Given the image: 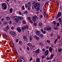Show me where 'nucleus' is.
<instances>
[{
    "instance_id": "nucleus-7",
    "label": "nucleus",
    "mask_w": 62,
    "mask_h": 62,
    "mask_svg": "<svg viewBox=\"0 0 62 62\" xmlns=\"http://www.w3.org/2000/svg\"><path fill=\"white\" fill-rule=\"evenodd\" d=\"M20 62H24V59L22 56H21L20 57Z\"/></svg>"
},
{
    "instance_id": "nucleus-14",
    "label": "nucleus",
    "mask_w": 62,
    "mask_h": 62,
    "mask_svg": "<svg viewBox=\"0 0 62 62\" xmlns=\"http://www.w3.org/2000/svg\"><path fill=\"white\" fill-rule=\"evenodd\" d=\"M39 49H38L37 50L35 51V53L36 54H39Z\"/></svg>"
},
{
    "instance_id": "nucleus-20",
    "label": "nucleus",
    "mask_w": 62,
    "mask_h": 62,
    "mask_svg": "<svg viewBox=\"0 0 62 62\" xmlns=\"http://www.w3.org/2000/svg\"><path fill=\"white\" fill-rule=\"evenodd\" d=\"M3 23L4 24H8V22L6 21H4L3 22Z\"/></svg>"
},
{
    "instance_id": "nucleus-29",
    "label": "nucleus",
    "mask_w": 62,
    "mask_h": 62,
    "mask_svg": "<svg viewBox=\"0 0 62 62\" xmlns=\"http://www.w3.org/2000/svg\"><path fill=\"white\" fill-rule=\"evenodd\" d=\"M6 18L7 20H9V19H10V17H7Z\"/></svg>"
},
{
    "instance_id": "nucleus-53",
    "label": "nucleus",
    "mask_w": 62,
    "mask_h": 62,
    "mask_svg": "<svg viewBox=\"0 0 62 62\" xmlns=\"http://www.w3.org/2000/svg\"><path fill=\"white\" fill-rule=\"evenodd\" d=\"M19 15H21L22 14V13H21V12L20 11H19Z\"/></svg>"
},
{
    "instance_id": "nucleus-32",
    "label": "nucleus",
    "mask_w": 62,
    "mask_h": 62,
    "mask_svg": "<svg viewBox=\"0 0 62 62\" xmlns=\"http://www.w3.org/2000/svg\"><path fill=\"white\" fill-rule=\"evenodd\" d=\"M22 9L23 10H24V6L23 5L22 7Z\"/></svg>"
},
{
    "instance_id": "nucleus-62",
    "label": "nucleus",
    "mask_w": 62,
    "mask_h": 62,
    "mask_svg": "<svg viewBox=\"0 0 62 62\" xmlns=\"http://www.w3.org/2000/svg\"><path fill=\"white\" fill-rule=\"evenodd\" d=\"M42 51H45V49L44 48H43L42 49Z\"/></svg>"
},
{
    "instance_id": "nucleus-38",
    "label": "nucleus",
    "mask_w": 62,
    "mask_h": 62,
    "mask_svg": "<svg viewBox=\"0 0 62 62\" xmlns=\"http://www.w3.org/2000/svg\"><path fill=\"white\" fill-rule=\"evenodd\" d=\"M27 13H28L27 11V10H26L25 12H24V14H26H26H27Z\"/></svg>"
},
{
    "instance_id": "nucleus-31",
    "label": "nucleus",
    "mask_w": 62,
    "mask_h": 62,
    "mask_svg": "<svg viewBox=\"0 0 62 62\" xmlns=\"http://www.w3.org/2000/svg\"><path fill=\"white\" fill-rule=\"evenodd\" d=\"M54 56V55H53V54L51 55L50 56L51 57V58L50 59H51V58H53V56Z\"/></svg>"
},
{
    "instance_id": "nucleus-21",
    "label": "nucleus",
    "mask_w": 62,
    "mask_h": 62,
    "mask_svg": "<svg viewBox=\"0 0 62 62\" xmlns=\"http://www.w3.org/2000/svg\"><path fill=\"white\" fill-rule=\"evenodd\" d=\"M49 52H52V48L51 47H49Z\"/></svg>"
},
{
    "instance_id": "nucleus-41",
    "label": "nucleus",
    "mask_w": 62,
    "mask_h": 62,
    "mask_svg": "<svg viewBox=\"0 0 62 62\" xmlns=\"http://www.w3.org/2000/svg\"><path fill=\"white\" fill-rule=\"evenodd\" d=\"M6 29L7 30H8V29H9V27H8V26L7 27Z\"/></svg>"
},
{
    "instance_id": "nucleus-19",
    "label": "nucleus",
    "mask_w": 62,
    "mask_h": 62,
    "mask_svg": "<svg viewBox=\"0 0 62 62\" xmlns=\"http://www.w3.org/2000/svg\"><path fill=\"white\" fill-rule=\"evenodd\" d=\"M42 23L41 22H39V26H42Z\"/></svg>"
},
{
    "instance_id": "nucleus-47",
    "label": "nucleus",
    "mask_w": 62,
    "mask_h": 62,
    "mask_svg": "<svg viewBox=\"0 0 62 62\" xmlns=\"http://www.w3.org/2000/svg\"><path fill=\"white\" fill-rule=\"evenodd\" d=\"M28 19L29 20H31V18L29 16L28 17Z\"/></svg>"
},
{
    "instance_id": "nucleus-51",
    "label": "nucleus",
    "mask_w": 62,
    "mask_h": 62,
    "mask_svg": "<svg viewBox=\"0 0 62 62\" xmlns=\"http://www.w3.org/2000/svg\"><path fill=\"white\" fill-rule=\"evenodd\" d=\"M60 25V24L59 23H57V26H59Z\"/></svg>"
},
{
    "instance_id": "nucleus-26",
    "label": "nucleus",
    "mask_w": 62,
    "mask_h": 62,
    "mask_svg": "<svg viewBox=\"0 0 62 62\" xmlns=\"http://www.w3.org/2000/svg\"><path fill=\"white\" fill-rule=\"evenodd\" d=\"M39 44V45H40L41 46H43V43H42L41 42Z\"/></svg>"
},
{
    "instance_id": "nucleus-50",
    "label": "nucleus",
    "mask_w": 62,
    "mask_h": 62,
    "mask_svg": "<svg viewBox=\"0 0 62 62\" xmlns=\"http://www.w3.org/2000/svg\"><path fill=\"white\" fill-rule=\"evenodd\" d=\"M19 41V39H17L16 40V42L17 43L18 42V41Z\"/></svg>"
},
{
    "instance_id": "nucleus-16",
    "label": "nucleus",
    "mask_w": 62,
    "mask_h": 62,
    "mask_svg": "<svg viewBox=\"0 0 62 62\" xmlns=\"http://www.w3.org/2000/svg\"><path fill=\"white\" fill-rule=\"evenodd\" d=\"M34 37L35 39H36L37 40H39V38L38 37L37 35H35L34 36Z\"/></svg>"
},
{
    "instance_id": "nucleus-44",
    "label": "nucleus",
    "mask_w": 62,
    "mask_h": 62,
    "mask_svg": "<svg viewBox=\"0 0 62 62\" xmlns=\"http://www.w3.org/2000/svg\"><path fill=\"white\" fill-rule=\"evenodd\" d=\"M45 57V56L44 55H43L42 56V58L43 59V58H44V57Z\"/></svg>"
},
{
    "instance_id": "nucleus-43",
    "label": "nucleus",
    "mask_w": 62,
    "mask_h": 62,
    "mask_svg": "<svg viewBox=\"0 0 62 62\" xmlns=\"http://www.w3.org/2000/svg\"><path fill=\"white\" fill-rule=\"evenodd\" d=\"M27 49L28 51H29L30 50V48H29V47H27Z\"/></svg>"
},
{
    "instance_id": "nucleus-3",
    "label": "nucleus",
    "mask_w": 62,
    "mask_h": 62,
    "mask_svg": "<svg viewBox=\"0 0 62 62\" xmlns=\"http://www.w3.org/2000/svg\"><path fill=\"white\" fill-rule=\"evenodd\" d=\"M2 6L4 9H6L7 8V4L6 3H3L2 4Z\"/></svg>"
},
{
    "instance_id": "nucleus-25",
    "label": "nucleus",
    "mask_w": 62,
    "mask_h": 62,
    "mask_svg": "<svg viewBox=\"0 0 62 62\" xmlns=\"http://www.w3.org/2000/svg\"><path fill=\"white\" fill-rule=\"evenodd\" d=\"M19 44L20 45H22L23 44V42H22V41H19Z\"/></svg>"
},
{
    "instance_id": "nucleus-54",
    "label": "nucleus",
    "mask_w": 62,
    "mask_h": 62,
    "mask_svg": "<svg viewBox=\"0 0 62 62\" xmlns=\"http://www.w3.org/2000/svg\"><path fill=\"white\" fill-rule=\"evenodd\" d=\"M48 3V2H47L46 3L45 5H47Z\"/></svg>"
},
{
    "instance_id": "nucleus-39",
    "label": "nucleus",
    "mask_w": 62,
    "mask_h": 62,
    "mask_svg": "<svg viewBox=\"0 0 62 62\" xmlns=\"http://www.w3.org/2000/svg\"><path fill=\"white\" fill-rule=\"evenodd\" d=\"M46 42H47V43H50V41L49 40H46Z\"/></svg>"
},
{
    "instance_id": "nucleus-59",
    "label": "nucleus",
    "mask_w": 62,
    "mask_h": 62,
    "mask_svg": "<svg viewBox=\"0 0 62 62\" xmlns=\"http://www.w3.org/2000/svg\"><path fill=\"white\" fill-rule=\"evenodd\" d=\"M17 3H18V4H20V3H21V2L20 1H18L17 2Z\"/></svg>"
},
{
    "instance_id": "nucleus-13",
    "label": "nucleus",
    "mask_w": 62,
    "mask_h": 62,
    "mask_svg": "<svg viewBox=\"0 0 62 62\" xmlns=\"http://www.w3.org/2000/svg\"><path fill=\"white\" fill-rule=\"evenodd\" d=\"M23 39H24V41H27V37H26L25 36H23Z\"/></svg>"
},
{
    "instance_id": "nucleus-63",
    "label": "nucleus",
    "mask_w": 62,
    "mask_h": 62,
    "mask_svg": "<svg viewBox=\"0 0 62 62\" xmlns=\"http://www.w3.org/2000/svg\"><path fill=\"white\" fill-rule=\"evenodd\" d=\"M53 35H54V34H53L51 33V37H52L53 36Z\"/></svg>"
},
{
    "instance_id": "nucleus-30",
    "label": "nucleus",
    "mask_w": 62,
    "mask_h": 62,
    "mask_svg": "<svg viewBox=\"0 0 62 62\" xmlns=\"http://www.w3.org/2000/svg\"><path fill=\"white\" fill-rule=\"evenodd\" d=\"M3 36H5V37H6V38H8V36H7V35H6L5 34H3Z\"/></svg>"
},
{
    "instance_id": "nucleus-18",
    "label": "nucleus",
    "mask_w": 62,
    "mask_h": 62,
    "mask_svg": "<svg viewBox=\"0 0 62 62\" xmlns=\"http://www.w3.org/2000/svg\"><path fill=\"white\" fill-rule=\"evenodd\" d=\"M48 14H47L46 13V12H44V17H46L47 16Z\"/></svg>"
},
{
    "instance_id": "nucleus-46",
    "label": "nucleus",
    "mask_w": 62,
    "mask_h": 62,
    "mask_svg": "<svg viewBox=\"0 0 62 62\" xmlns=\"http://www.w3.org/2000/svg\"><path fill=\"white\" fill-rule=\"evenodd\" d=\"M34 25L35 26H37V23H35L34 24Z\"/></svg>"
},
{
    "instance_id": "nucleus-49",
    "label": "nucleus",
    "mask_w": 62,
    "mask_h": 62,
    "mask_svg": "<svg viewBox=\"0 0 62 62\" xmlns=\"http://www.w3.org/2000/svg\"><path fill=\"white\" fill-rule=\"evenodd\" d=\"M11 29H12V30H13V29H14V27H13V26H12L11 27Z\"/></svg>"
},
{
    "instance_id": "nucleus-1",
    "label": "nucleus",
    "mask_w": 62,
    "mask_h": 62,
    "mask_svg": "<svg viewBox=\"0 0 62 62\" xmlns=\"http://www.w3.org/2000/svg\"><path fill=\"white\" fill-rule=\"evenodd\" d=\"M31 3L33 4L34 7L35 9H36V10L37 11H39L40 8H39L40 6V4L37 3L36 2H35L34 1H32L31 2Z\"/></svg>"
},
{
    "instance_id": "nucleus-42",
    "label": "nucleus",
    "mask_w": 62,
    "mask_h": 62,
    "mask_svg": "<svg viewBox=\"0 0 62 62\" xmlns=\"http://www.w3.org/2000/svg\"><path fill=\"white\" fill-rule=\"evenodd\" d=\"M31 47V50H32L33 49V47L32 46H31V47Z\"/></svg>"
},
{
    "instance_id": "nucleus-36",
    "label": "nucleus",
    "mask_w": 62,
    "mask_h": 62,
    "mask_svg": "<svg viewBox=\"0 0 62 62\" xmlns=\"http://www.w3.org/2000/svg\"><path fill=\"white\" fill-rule=\"evenodd\" d=\"M29 22L31 23H33V22L31 20H30Z\"/></svg>"
},
{
    "instance_id": "nucleus-48",
    "label": "nucleus",
    "mask_w": 62,
    "mask_h": 62,
    "mask_svg": "<svg viewBox=\"0 0 62 62\" xmlns=\"http://www.w3.org/2000/svg\"><path fill=\"white\" fill-rule=\"evenodd\" d=\"M32 60V58L31 57L30 59V61H31Z\"/></svg>"
},
{
    "instance_id": "nucleus-4",
    "label": "nucleus",
    "mask_w": 62,
    "mask_h": 62,
    "mask_svg": "<svg viewBox=\"0 0 62 62\" xmlns=\"http://www.w3.org/2000/svg\"><path fill=\"white\" fill-rule=\"evenodd\" d=\"M32 19L34 22H36L37 20H38V17L36 15H35L32 18Z\"/></svg>"
},
{
    "instance_id": "nucleus-11",
    "label": "nucleus",
    "mask_w": 62,
    "mask_h": 62,
    "mask_svg": "<svg viewBox=\"0 0 62 62\" xmlns=\"http://www.w3.org/2000/svg\"><path fill=\"white\" fill-rule=\"evenodd\" d=\"M49 54V50H46L45 52V55H47Z\"/></svg>"
},
{
    "instance_id": "nucleus-23",
    "label": "nucleus",
    "mask_w": 62,
    "mask_h": 62,
    "mask_svg": "<svg viewBox=\"0 0 62 62\" xmlns=\"http://www.w3.org/2000/svg\"><path fill=\"white\" fill-rule=\"evenodd\" d=\"M9 12L10 13H11L12 12V8H10L9 10Z\"/></svg>"
},
{
    "instance_id": "nucleus-27",
    "label": "nucleus",
    "mask_w": 62,
    "mask_h": 62,
    "mask_svg": "<svg viewBox=\"0 0 62 62\" xmlns=\"http://www.w3.org/2000/svg\"><path fill=\"white\" fill-rule=\"evenodd\" d=\"M54 28L55 29V30H57V29H59L58 28H57L56 27H54Z\"/></svg>"
},
{
    "instance_id": "nucleus-64",
    "label": "nucleus",
    "mask_w": 62,
    "mask_h": 62,
    "mask_svg": "<svg viewBox=\"0 0 62 62\" xmlns=\"http://www.w3.org/2000/svg\"><path fill=\"white\" fill-rule=\"evenodd\" d=\"M46 48H47V49H48V48H49V46H47L46 47Z\"/></svg>"
},
{
    "instance_id": "nucleus-61",
    "label": "nucleus",
    "mask_w": 62,
    "mask_h": 62,
    "mask_svg": "<svg viewBox=\"0 0 62 62\" xmlns=\"http://www.w3.org/2000/svg\"><path fill=\"white\" fill-rule=\"evenodd\" d=\"M1 20L2 22H3V21H4V18H2V19Z\"/></svg>"
},
{
    "instance_id": "nucleus-6",
    "label": "nucleus",
    "mask_w": 62,
    "mask_h": 62,
    "mask_svg": "<svg viewBox=\"0 0 62 62\" xmlns=\"http://www.w3.org/2000/svg\"><path fill=\"white\" fill-rule=\"evenodd\" d=\"M28 26L27 25H26L24 27H23L22 28V30L23 31L25 29H28Z\"/></svg>"
},
{
    "instance_id": "nucleus-9",
    "label": "nucleus",
    "mask_w": 62,
    "mask_h": 62,
    "mask_svg": "<svg viewBox=\"0 0 62 62\" xmlns=\"http://www.w3.org/2000/svg\"><path fill=\"white\" fill-rule=\"evenodd\" d=\"M46 30H47V31H51V27L49 26H47V27H46Z\"/></svg>"
},
{
    "instance_id": "nucleus-57",
    "label": "nucleus",
    "mask_w": 62,
    "mask_h": 62,
    "mask_svg": "<svg viewBox=\"0 0 62 62\" xmlns=\"http://www.w3.org/2000/svg\"><path fill=\"white\" fill-rule=\"evenodd\" d=\"M25 7L26 8H27V4L25 5Z\"/></svg>"
},
{
    "instance_id": "nucleus-28",
    "label": "nucleus",
    "mask_w": 62,
    "mask_h": 62,
    "mask_svg": "<svg viewBox=\"0 0 62 62\" xmlns=\"http://www.w3.org/2000/svg\"><path fill=\"white\" fill-rule=\"evenodd\" d=\"M11 45L13 47H14V44H13V42H12V43L11 42Z\"/></svg>"
},
{
    "instance_id": "nucleus-34",
    "label": "nucleus",
    "mask_w": 62,
    "mask_h": 62,
    "mask_svg": "<svg viewBox=\"0 0 62 62\" xmlns=\"http://www.w3.org/2000/svg\"><path fill=\"white\" fill-rule=\"evenodd\" d=\"M53 24H54L55 25L56 23V22H55V21H54L53 22Z\"/></svg>"
},
{
    "instance_id": "nucleus-60",
    "label": "nucleus",
    "mask_w": 62,
    "mask_h": 62,
    "mask_svg": "<svg viewBox=\"0 0 62 62\" xmlns=\"http://www.w3.org/2000/svg\"><path fill=\"white\" fill-rule=\"evenodd\" d=\"M15 53L16 54H17V52H16V51H15Z\"/></svg>"
},
{
    "instance_id": "nucleus-45",
    "label": "nucleus",
    "mask_w": 62,
    "mask_h": 62,
    "mask_svg": "<svg viewBox=\"0 0 62 62\" xmlns=\"http://www.w3.org/2000/svg\"><path fill=\"white\" fill-rule=\"evenodd\" d=\"M43 16L42 15H41L39 16V17L40 18H42Z\"/></svg>"
},
{
    "instance_id": "nucleus-2",
    "label": "nucleus",
    "mask_w": 62,
    "mask_h": 62,
    "mask_svg": "<svg viewBox=\"0 0 62 62\" xmlns=\"http://www.w3.org/2000/svg\"><path fill=\"white\" fill-rule=\"evenodd\" d=\"M20 18L21 20H22L23 19V18H21V17L20 16L18 17L15 16L14 17V19H15V22H16L17 23L20 24L21 23V21L19 20V19H20Z\"/></svg>"
},
{
    "instance_id": "nucleus-5",
    "label": "nucleus",
    "mask_w": 62,
    "mask_h": 62,
    "mask_svg": "<svg viewBox=\"0 0 62 62\" xmlns=\"http://www.w3.org/2000/svg\"><path fill=\"white\" fill-rule=\"evenodd\" d=\"M30 6H31V2L29 1L28 2V10H30Z\"/></svg>"
},
{
    "instance_id": "nucleus-15",
    "label": "nucleus",
    "mask_w": 62,
    "mask_h": 62,
    "mask_svg": "<svg viewBox=\"0 0 62 62\" xmlns=\"http://www.w3.org/2000/svg\"><path fill=\"white\" fill-rule=\"evenodd\" d=\"M36 35L37 36H39V34H40V31H36Z\"/></svg>"
},
{
    "instance_id": "nucleus-22",
    "label": "nucleus",
    "mask_w": 62,
    "mask_h": 62,
    "mask_svg": "<svg viewBox=\"0 0 62 62\" xmlns=\"http://www.w3.org/2000/svg\"><path fill=\"white\" fill-rule=\"evenodd\" d=\"M36 62H40V59L39 58H37L36 59Z\"/></svg>"
},
{
    "instance_id": "nucleus-58",
    "label": "nucleus",
    "mask_w": 62,
    "mask_h": 62,
    "mask_svg": "<svg viewBox=\"0 0 62 62\" xmlns=\"http://www.w3.org/2000/svg\"><path fill=\"white\" fill-rule=\"evenodd\" d=\"M41 31L42 32V33H43V29H41Z\"/></svg>"
},
{
    "instance_id": "nucleus-37",
    "label": "nucleus",
    "mask_w": 62,
    "mask_h": 62,
    "mask_svg": "<svg viewBox=\"0 0 62 62\" xmlns=\"http://www.w3.org/2000/svg\"><path fill=\"white\" fill-rule=\"evenodd\" d=\"M30 40H32V36H31V35L30 37Z\"/></svg>"
},
{
    "instance_id": "nucleus-33",
    "label": "nucleus",
    "mask_w": 62,
    "mask_h": 62,
    "mask_svg": "<svg viewBox=\"0 0 62 62\" xmlns=\"http://www.w3.org/2000/svg\"><path fill=\"white\" fill-rule=\"evenodd\" d=\"M61 49H59L58 50V52H61Z\"/></svg>"
},
{
    "instance_id": "nucleus-12",
    "label": "nucleus",
    "mask_w": 62,
    "mask_h": 62,
    "mask_svg": "<svg viewBox=\"0 0 62 62\" xmlns=\"http://www.w3.org/2000/svg\"><path fill=\"white\" fill-rule=\"evenodd\" d=\"M17 30L18 32H21L22 31L21 29H20L19 27H18L17 28Z\"/></svg>"
},
{
    "instance_id": "nucleus-17",
    "label": "nucleus",
    "mask_w": 62,
    "mask_h": 62,
    "mask_svg": "<svg viewBox=\"0 0 62 62\" xmlns=\"http://www.w3.org/2000/svg\"><path fill=\"white\" fill-rule=\"evenodd\" d=\"M27 45L28 46L30 47H31V46H32V45L31 43H28L27 44Z\"/></svg>"
},
{
    "instance_id": "nucleus-56",
    "label": "nucleus",
    "mask_w": 62,
    "mask_h": 62,
    "mask_svg": "<svg viewBox=\"0 0 62 62\" xmlns=\"http://www.w3.org/2000/svg\"><path fill=\"white\" fill-rule=\"evenodd\" d=\"M9 23L10 24H11L12 23V22H11V20L9 21Z\"/></svg>"
},
{
    "instance_id": "nucleus-52",
    "label": "nucleus",
    "mask_w": 62,
    "mask_h": 62,
    "mask_svg": "<svg viewBox=\"0 0 62 62\" xmlns=\"http://www.w3.org/2000/svg\"><path fill=\"white\" fill-rule=\"evenodd\" d=\"M43 33L44 34H45L46 33V31H44Z\"/></svg>"
},
{
    "instance_id": "nucleus-8",
    "label": "nucleus",
    "mask_w": 62,
    "mask_h": 62,
    "mask_svg": "<svg viewBox=\"0 0 62 62\" xmlns=\"http://www.w3.org/2000/svg\"><path fill=\"white\" fill-rule=\"evenodd\" d=\"M61 13L60 12L58 14H57V15L56 16V18L57 19V18H59L60 16H61Z\"/></svg>"
},
{
    "instance_id": "nucleus-55",
    "label": "nucleus",
    "mask_w": 62,
    "mask_h": 62,
    "mask_svg": "<svg viewBox=\"0 0 62 62\" xmlns=\"http://www.w3.org/2000/svg\"><path fill=\"white\" fill-rule=\"evenodd\" d=\"M12 34L13 35H15V32H13L12 33Z\"/></svg>"
},
{
    "instance_id": "nucleus-24",
    "label": "nucleus",
    "mask_w": 62,
    "mask_h": 62,
    "mask_svg": "<svg viewBox=\"0 0 62 62\" xmlns=\"http://www.w3.org/2000/svg\"><path fill=\"white\" fill-rule=\"evenodd\" d=\"M43 36V35L42 34H40L39 35V37L40 38L41 37L42 38Z\"/></svg>"
},
{
    "instance_id": "nucleus-35",
    "label": "nucleus",
    "mask_w": 62,
    "mask_h": 62,
    "mask_svg": "<svg viewBox=\"0 0 62 62\" xmlns=\"http://www.w3.org/2000/svg\"><path fill=\"white\" fill-rule=\"evenodd\" d=\"M57 41V39H56L55 40V41L54 43H55V44H56V41Z\"/></svg>"
},
{
    "instance_id": "nucleus-40",
    "label": "nucleus",
    "mask_w": 62,
    "mask_h": 62,
    "mask_svg": "<svg viewBox=\"0 0 62 62\" xmlns=\"http://www.w3.org/2000/svg\"><path fill=\"white\" fill-rule=\"evenodd\" d=\"M23 24H25V22L24 20H23Z\"/></svg>"
},
{
    "instance_id": "nucleus-10",
    "label": "nucleus",
    "mask_w": 62,
    "mask_h": 62,
    "mask_svg": "<svg viewBox=\"0 0 62 62\" xmlns=\"http://www.w3.org/2000/svg\"><path fill=\"white\" fill-rule=\"evenodd\" d=\"M58 21H59L60 23L62 25V19H61L60 18H59L58 19Z\"/></svg>"
}]
</instances>
